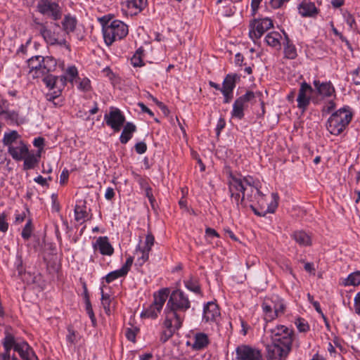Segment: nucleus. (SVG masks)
Returning a JSON list of instances; mask_svg holds the SVG:
<instances>
[{"label":"nucleus","mask_w":360,"mask_h":360,"mask_svg":"<svg viewBox=\"0 0 360 360\" xmlns=\"http://www.w3.org/2000/svg\"><path fill=\"white\" fill-rule=\"evenodd\" d=\"M269 333L272 344L277 345L291 351L294 340V331L283 325H278L266 331Z\"/></svg>","instance_id":"7"},{"label":"nucleus","mask_w":360,"mask_h":360,"mask_svg":"<svg viewBox=\"0 0 360 360\" xmlns=\"http://www.w3.org/2000/svg\"><path fill=\"white\" fill-rule=\"evenodd\" d=\"M20 138V135L17 131L13 130L10 132H6L4 135L2 140L3 144L8 146V148L11 146H14L13 143H18L17 140Z\"/></svg>","instance_id":"32"},{"label":"nucleus","mask_w":360,"mask_h":360,"mask_svg":"<svg viewBox=\"0 0 360 360\" xmlns=\"http://www.w3.org/2000/svg\"><path fill=\"white\" fill-rule=\"evenodd\" d=\"M43 82L46 85V86L51 89H54L55 87H58V77L49 75V73L44 76Z\"/></svg>","instance_id":"40"},{"label":"nucleus","mask_w":360,"mask_h":360,"mask_svg":"<svg viewBox=\"0 0 360 360\" xmlns=\"http://www.w3.org/2000/svg\"><path fill=\"white\" fill-rule=\"evenodd\" d=\"M126 275L121 271V269H117L113 271L110 272L105 277V281L108 283H110L112 282L113 281L116 280L118 278L125 276Z\"/></svg>","instance_id":"43"},{"label":"nucleus","mask_w":360,"mask_h":360,"mask_svg":"<svg viewBox=\"0 0 360 360\" xmlns=\"http://www.w3.org/2000/svg\"><path fill=\"white\" fill-rule=\"evenodd\" d=\"M313 91L312 87L307 82H304L301 84L298 91L297 102V108L301 110L302 113L307 110L310 103L311 94Z\"/></svg>","instance_id":"14"},{"label":"nucleus","mask_w":360,"mask_h":360,"mask_svg":"<svg viewBox=\"0 0 360 360\" xmlns=\"http://www.w3.org/2000/svg\"><path fill=\"white\" fill-rule=\"evenodd\" d=\"M346 23L349 26L351 29L354 28V25H356L354 18L352 15L348 14L345 16Z\"/></svg>","instance_id":"62"},{"label":"nucleus","mask_w":360,"mask_h":360,"mask_svg":"<svg viewBox=\"0 0 360 360\" xmlns=\"http://www.w3.org/2000/svg\"><path fill=\"white\" fill-rule=\"evenodd\" d=\"M272 27L273 22L269 18L255 19L250 24L249 36L253 41H255L259 39L266 31Z\"/></svg>","instance_id":"10"},{"label":"nucleus","mask_w":360,"mask_h":360,"mask_svg":"<svg viewBox=\"0 0 360 360\" xmlns=\"http://www.w3.org/2000/svg\"><path fill=\"white\" fill-rule=\"evenodd\" d=\"M101 304L106 313L110 311V295L105 294L103 288H101Z\"/></svg>","instance_id":"44"},{"label":"nucleus","mask_w":360,"mask_h":360,"mask_svg":"<svg viewBox=\"0 0 360 360\" xmlns=\"http://www.w3.org/2000/svg\"><path fill=\"white\" fill-rule=\"evenodd\" d=\"M352 82L353 83L358 86L360 85V68H356L352 72Z\"/></svg>","instance_id":"52"},{"label":"nucleus","mask_w":360,"mask_h":360,"mask_svg":"<svg viewBox=\"0 0 360 360\" xmlns=\"http://www.w3.org/2000/svg\"><path fill=\"white\" fill-rule=\"evenodd\" d=\"M191 307L188 295L181 290L176 289L169 294L164 310L165 320L160 341L167 342L182 326L185 313Z\"/></svg>","instance_id":"1"},{"label":"nucleus","mask_w":360,"mask_h":360,"mask_svg":"<svg viewBox=\"0 0 360 360\" xmlns=\"http://www.w3.org/2000/svg\"><path fill=\"white\" fill-rule=\"evenodd\" d=\"M77 75L78 72L75 66L69 67L66 70V76H68L69 82H72Z\"/></svg>","instance_id":"48"},{"label":"nucleus","mask_w":360,"mask_h":360,"mask_svg":"<svg viewBox=\"0 0 360 360\" xmlns=\"http://www.w3.org/2000/svg\"><path fill=\"white\" fill-rule=\"evenodd\" d=\"M93 247L95 250L98 249L103 255L111 256L114 252V249L106 236L98 237Z\"/></svg>","instance_id":"19"},{"label":"nucleus","mask_w":360,"mask_h":360,"mask_svg":"<svg viewBox=\"0 0 360 360\" xmlns=\"http://www.w3.org/2000/svg\"><path fill=\"white\" fill-rule=\"evenodd\" d=\"M264 317L266 321H271L285 313V304L283 299L277 295L264 300L262 304Z\"/></svg>","instance_id":"8"},{"label":"nucleus","mask_w":360,"mask_h":360,"mask_svg":"<svg viewBox=\"0 0 360 360\" xmlns=\"http://www.w3.org/2000/svg\"><path fill=\"white\" fill-rule=\"evenodd\" d=\"M155 238L151 233H148L146 237L145 245L143 248L147 250V251H151L152 247L154 245Z\"/></svg>","instance_id":"46"},{"label":"nucleus","mask_w":360,"mask_h":360,"mask_svg":"<svg viewBox=\"0 0 360 360\" xmlns=\"http://www.w3.org/2000/svg\"><path fill=\"white\" fill-rule=\"evenodd\" d=\"M290 0H271L270 4L272 8H278Z\"/></svg>","instance_id":"58"},{"label":"nucleus","mask_w":360,"mask_h":360,"mask_svg":"<svg viewBox=\"0 0 360 360\" xmlns=\"http://www.w3.org/2000/svg\"><path fill=\"white\" fill-rule=\"evenodd\" d=\"M39 157L40 155H36L34 153H28L27 155H26L23 158V169L30 170L34 169L39 161Z\"/></svg>","instance_id":"31"},{"label":"nucleus","mask_w":360,"mask_h":360,"mask_svg":"<svg viewBox=\"0 0 360 360\" xmlns=\"http://www.w3.org/2000/svg\"><path fill=\"white\" fill-rule=\"evenodd\" d=\"M298 11L302 17L314 18L319 13V9L314 3L309 1H302L298 6Z\"/></svg>","instance_id":"21"},{"label":"nucleus","mask_w":360,"mask_h":360,"mask_svg":"<svg viewBox=\"0 0 360 360\" xmlns=\"http://www.w3.org/2000/svg\"><path fill=\"white\" fill-rule=\"evenodd\" d=\"M295 324L300 333H306L309 330L307 321L302 318H297L295 321Z\"/></svg>","instance_id":"42"},{"label":"nucleus","mask_w":360,"mask_h":360,"mask_svg":"<svg viewBox=\"0 0 360 360\" xmlns=\"http://www.w3.org/2000/svg\"><path fill=\"white\" fill-rule=\"evenodd\" d=\"M34 27L43 37L49 46H59L70 51V44L64 37H60V33L49 27L47 22H41L37 19L34 20Z\"/></svg>","instance_id":"6"},{"label":"nucleus","mask_w":360,"mask_h":360,"mask_svg":"<svg viewBox=\"0 0 360 360\" xmlns=\"http://www.w3.org/2000/svg\"><path fill=\"white\" fill-rule=\"evenodd\" d=\"M184 283L185 287L190 291L193 292L195 294H200L201 292L198 278L191 276L189 279L185 280Z\"/></svg>","instance_id":"35"},{"label":"nucleus","mask_w":360,"mask_h":360,"mask_svg":"<svg viewBox=\"0 0 360 360\" xmlns=\"http://www.w3.org/2000/svg\"><path fill=\"white\" fill-rule=\"evenodd\" d=\"M75 220L79 223H83L86 221L88 217L86 207L84 205H76L75 207Z\"/></svg>","instance_id":"33"},{"label":"nucleus","mask_w":360,"mask_h":360,"mask_svg":"<svg viewBox=\"0 0 360 360\" xmlns=\"http://www.w3.org/2000/svg\"><path fill=\"white\" fill-rule=\"evenodd\" d=\"M160 311L161 310L160 309L157 308L153 304H150L148 309L141 313V316L144 318L155 319Z\"/></svg>","instance_id":"39"},{"label":"nucleus","mask_w":360,"mask_h":360,"mask_svg":"<svg viewBox=\"0 0 360 360\" xmlns=\"http://www.w3.org/2000/svg\"><path fill=\"white\" fill-rule=\"evenodd\" d=\"M104 120L114 131H119L125 122V117L119 108L110 107V112L104 115Z\"/></svg>","instance_id":"11"},{"label":"nucleus","mask_w":360,"mask_h":360,"mask_svg":"<svg viewBox=\"0 0 360 360\" xmlns=\"http://www.w3.org/2000/svg\"><path fill=\"white\" fill-rule=\"evenodd\" d=\"M146 5L147 0H131L127 2L129 8H135L137 11L135 13L142 11Z\"/></svg>","instance_id":"38"},{"label":"nucleus","mask_w":360,"mask_h":360,"mask_svg":"<svg viewBox=\"0 0 360 360\" xmlns=\"http://www.w3.org/2000/svg\"><path fill=\"white\" fill-rule=\"evenodd\" d=\"M267 360H286L290 350L274 344L266 346Z\"/></svg>","instance_id":"15"},{"label":"nucleus","mask_w":360,"mask_h":360,"mask_svg":"<svg viewBox=\"0 0 360 360\" xmlns=\"http://www.w3.org/2000/svg\"><path fill=\"white\" fill-rule=\"evenodd\" d=\"M143 52V48L140 47L136 50L134 56L131 57V63L134 67H141L143 65V63L142 60V56Z\"/></svg>","instance_id":"37"},{"label":"nucleus","mask_w":360,"mask_h":360,"mask_svg":"<svg viewBox=\"0 0 360 360\" xmlns=\"http://www.w3.org/2000/svg\"><path fill=\"white\" fill-rule=\"evenodd\" d=\"M240 80V76L237 74H228L222 83L221 91H233L237 81Z\"/></svg>","instance_id":"28"},{"label":"nucleus","mask_w":360,"mask_h":360,"mask_svg":"<svg viewBox=\"0 0 360 360\" xmlns=\"http://www.w3.org/2000/svg\"><path fill=\"white\" fill-rule=\"evenodd\" d=\"M115 197L114 189L111 187L107 188L105 193V198L108 200H112Z\"/></svg>","instance_id":"64"},{"label":"nucleus","mask_w":360,"mask_h":360,"mask_svg":"<svg viewBox=\"0 0 360 360\" xmlns=\"http://www.w3.org/2000/svg\"><path fill=\"white\" fill-rule=\"evenodd\" d=\"M9 103L7 100L0 96V116L8 109Z\"/></svg>","instance_id":"51"},{"label":"nucleus","mask_w":360,"mask_h":360,"mask_svg":"<svg viewBox=\"0 0 360 360\" xmlns=\"http://www.w3.org/2000/svg\"><path fill=\"white\" fill-rule=\"evenodd\" d=\"M281 39V35L278 32H271L269 33L266 37L265 41L266 44L272 47H278L281 46L280 40Z\"/></svg>","instance_id":"34"},{"label":"nucleus","mask_w":360,"mask_h":360,"mask_svg":"<svg viewBox=\"0 0 360 360\" xmlns=\"http://www.w3.org/2000/svg\"><path fill=\"white\" fill-rule=\"evenodd\" d=\"M258 184L259 181L250 176L231 177L229 182L231 200L238 210L247 207L245 199L250 202L257 201L263 204L264 195L259 191Z\"/></svg>","instance_id":"2"},{"label":"nucleus","mask_w":360,"mask_h":360,"mask_svg":"<svg viewBox=\"0 0 360 360\" xmlns=\"http://www.w3.org/2000/svg\"><path fill=\"white\" fill-rule=\"evenodd\" d=\"M342 284L347 285H358L360 284V271H357L350 274L347 278L344 279Z\"/></svg>","instance_id":"36"},{"label":"nucleus","mask_w":360,"mask_h":360,"mask_svg":"<svg viewBox=\"0 0 360 360\" xmlns=\"http://www.w3.org/2000/svg\"><path fill=\"white\" fill-rule=\"evenodd\" d=\"M66 340L71 345L75 344L77 342L76 332L70 326L68 328V334L66 335Z\"/></svg>","instance_id":"47"},{"label":"nucleus","mask_w":360,"mask_h":360,"mask_svg":"<svg viewBox=\"0 0 360 360\" xmlns=\"http://www.w3.org/2000/svg\"><path fill=\"white\" fill-rule=\"evenodd\" d=\"M313 84L317 94L322 97L335 98V89L331 82H321L319 80H314Z\"/></svg>","instance_id":"17"},{"label":"nucleus","mask_w":360,"mask_h":360,"mask_svg":"<svg viewBox=\"0 0 360 360\" xmlns=\"http://www.w3.org/2000/svg\"><path fill=\"white\" fill-rule=\"evenodd\" d=\"M126 337L129 341L135 342L136 340V333L131 328L126 330Z\"/></svg>","instance_id":"60"},{"label":"nucleus","mask_w":360,"mask_h":360,"mask_svg":"<svg viewBox=\"0 0 360 360\" xmlns=\"http://www.w3.org/2000/svg\"><path fill=\"white\" fill-rule=\"evenodd\" d=\"M37 8L41 14L49 15L54 20L61 18L62 13L58 4L50 0H39Z\"/></svg>","instance_id":"13"},{"label":"nucleus","mask_w":360,"mask_h":360,"mask_svg":"<svg viewBox=\"0 0 360 360\" xmlns=\"http://www.w3.org/2000/svg\"><path fill=\"white\" fill-rule=\"evenodd\" d=\"M123 130L120 136V143L126 144L133 136V134L136 131V126L131 122H127L123 125Z\"/></svg>","instance_id":"24"},{"label":"nucleus","mask_w":360,"mask_h":360,"mask_svg":"<svg viewBox=\"0 0 360 360\" xmlns=\"http://www.w3.org/2000/svg\"><path fill=\"white\" fill-rule=\"evenodd\" d=\"M225 125H226V122H225L224 119L220 118L218 120L217 127H216V131H217V134L218 136L219 135L221 131L224 128Z\"/></svg>","instance_id":"61"},{"label":"nucleus","mask_w":360,"mask_h":360,"mask_svg":"<svg viewBox=\"0 0 360 360\" xmlns=\"http://www.w3.org/2000/svg\"><path fill=\"white\" fill-rule=\"evenodd\" d=\"M134 148H135L136 152L138 154H143L147 150V146H146V143H144L143 141L136 143Z\"/></svg>","instance_id":"53"},{"label":"nucleus","mask_w":360,"mask_h":360,"mask_svg":"<svg viewBox=\"0 0 360 360\" xmlns=\"http://www.w3.org/2000/svg\"><path fill=\"white\" fill-rule=\"evenodd\" d=\"M335 108V103L330 100L326 103V105L323 107L322 113L323 114H328Z\"/></svg>","instance_id":"49"},{"label":"nucleus","mask_w":360,"mask_h":360,"mask_svg":"<svg viewBox=\"0 0 360 360\" xmlns=\"http://www.w3.org/2000/svg\"><path fill=\"white\" fill-rule=\"evenodd\" d=\"M285 36V41L283 42L284 55L288 59H295L297 56V49L295 45L290 40L288 34L283 31Z\"/></svg>","instance_id":"26"},{"label":"nucleus","mask_w":360,"mask_h":360,"mask_svg":"<svg viewBox=\"0 0 360 360\" xmlns=\"http://www.w3.org/2000/svg\"><path fill=\"white\" fill-rule=\"evenodd\" d=\"M354 308L356 313L360 315V291L354 297Z\"/></svg>","instance_id":"59"},{"label":"nucleus","mask_w":360,"mask_h":360,"mask_svg":"<svg viewBox=\"0 0 360 360\" xmlns=\"http://www.w3.org/2000/svg\"><path fill=\"white\" fill-rule=\"evenodd\" d=\"M58 88H63L67 84L68 81H69V79L68 76L66 75H62L60 77H58Z\"/></svg>","instance_id":"63"},{"label":"nucleus","mask_w":360,"mask_h":360,"mask_svg":"<svg viewBox=\"0 0 360 360\" xmlns=\"http://www.w3.org/2000/svg\"><path fill=\"white\" fill-rule=\"evenodd\" d=\"M271 198V202L268 205L267 209L264 211H257V209L252 205H250V207L256 215L259 217H264L266 214V213H274L278 207V201L279 198L276 193H272Z\"/></svg>","instance_id":"23"},{"label":"nucleus","mask_w":360,"mask_h":360,"mask_svg":"<svg viewBox=\"0 0 360 360\" xmlns=\"http://www.w3.org/2000/svg\"><path fill=\"white\" fill-rule=\"evenodd\" d=\"M2 343L4 348V352H11V349L15 351L16 346L21 345V342H16L14 336L8 333H6Z\"/></svg>","instance_id":"29"},{"label":"nucleus","mask_w":360,"mask_h":360,"mask_svg":"<svg viewBox=\"0 0 360 360\" xmlns=\"http://www.w3.org/2000/svg\"><path fill=\"white\" fill-rule=\"evenodd\" d=\"M169 296V289L167 288L160 289L158 292L154 293V301L152 304L162 310L167 297Z\"/></svg>","instance_id":"25"},{"label":"nucleus","mask_w":360,"mask_h":360,"mask_svg":"<svg viewBox=\"0 0 360 360\" xmlns=\"http://www.w3.org/2000/svg\"><path fill=\"white\" fill-rule=\"evenodd\" d=\"M100 21L103 25L104 41L108 46L114 41L124 39L128 34V26L122 21L114 20L110 22L106 16L101 18Z\"/></svg>","instance_id":"3"},{"label":"nucleus","mask_w":360,"mask_h":360,"mask_svg":"<svg viewBox=\"0 0 360 360\" xmlns=\"http://www.w3.org/2000/svg\"><path fill=\"white\" fill-rule=\"evenodd\" d=\"M150 251H147V250L141 248L140 245L136 249V252L137 254H141V256L138 257L137 262L139 265H143L146 261L148 260L149 253Z\"/></svg>","instance_id":"41"},{"label":"nucleus","mask_w":360,"mask_h":360,"mask_svg":"<svg viewBox=\"0 0 360 360\" xmlns=\"http://www.w3.org/2000/svg\"><path fill=\"white\" fill-rule=\"evenodd\" d=\"M27 65L33 77H42L49 72H53L57 66L56 60L52 56H35L27 60Z\"/></svg>","instance_id":"5"},{"label":"nucleus","mask_w":360,"mask_h":360,"mask_svg":"<svg viewBox=\"0 0 360 360\" xmlns=\"http://www.w3.org/2000/svg\"><path fill=\"white\" fill-rule=\"evenodd\" d=\"M255 99L253 91H248L244 95L238 97L233 103L231 116L241 120L244 117V110L248 107V103Z\"/></svg>","instance_id":"9"},{"label":"nucleus","mask_w":360,"mask_h":360,"mask_svg":"<svg viewBox=\"0 0 360 360\" xmlns=\"http://www.w3.org/2000/svg\"><path fill=\"white\" fill-rule=\"evenodd\" d=\"M209 343L210 340L207 334L204 333H197L193 336L192 349L195 351L202 350L206 348Z\"/></svg>","instance_id":"22"},{"label":"nucleus","mask_w":360,"mask_h":360,"mask_svg":"<svg viewBox=\"0 0 360 360\" xmlns=\"http://www.w3.org/2000/svg\"><path fill=\"white\" fill-rule=\"evenodd\" d=\"M8 153L15 161H21L29 153V149L22 141H20L16 146L9 147Z\"/></svg>","instance_id":"18"},{"label":"nucleus","mask_w":360,"mask_h":360,"mask_svg":"<svg viewBox=\"0 0 360 360\" xmlns=\"http://www.w3.org/2000/svg\"><path fill=\"white\" fill-rule=\"evenodd\" d=\"M60 91H54L53 93H49L46 95V98L48 101L53 102V105H56V103L54 102V100L57 98L60 95Z\"/></svg>","instance_id":"57"},{"label":"nucleus","mask_w":360,"mask_h":360,"mask_svg":"<svg viewBox=\"0 0 360 360\" xmlns=\"http://www.w3.org/2000/svg\"><path fill=\"white\" fill-rule=\"evenodd\" d=\"M3 115H5L6 120L11 121H16L18 118V114L15 111H9L8 109L6 110Z\"/></svg>","instance_id":"54"},{"label":"nucleus","mask_w":360,"mask_h":360,"mask_svg":"<svg viewBox=\"0 0 360 360\" xmlns=\"http://www.w3.org/2000/svg\"><path fill=\"white\" fill-rule=\"evenodd\" d=\"M77 20L75 17L67 15L64 17L62 22L63 29L66 34L72 32L76 27Z\"/></svg>","instance_id":"30"},{"label":"nucleus","mask_w":360,"mask_h":360,"mask_svg":"<svg viewBox=\"0 0 360 360\" xmlns=\"http://www.w3.org/2000/svg\"><path fill=\"white\" fill-rule=\"evenodd\" d=\"M15 352L23 360H39L33 349L27 342L22 341L21 345H17Z\"/></svg>","instance_id":"20"},{"label":"nucleus","mask_w":360,"mask_h":360,"mask_svg":"<svg viewBox=\"0 0 360 360\" xmlns=\"http://www.w3.org/2000/svg\"><path fill=\"white\" fill-rule=\"evenodd\" d=\"M221 94L224 96V103H229L233 96V91H221Z\"/></svg>","instance_id":"56"},{"label":"nucleus","mask_w":360,"mask_h":360,"mask_svg":"<svg viewBox=\"0 0 360 360\" xmlns=\"http://www.w3.org/2000/svg\"><path fill=\"white\" fill-rule=\"evenodd\" d=\"M236 352L238 360H264L261 351L249 345H239Z\"/></svg>","instance_id":"12"},{"label":"nucleus","mask_w":360,"mask_h":360,"mask_svg":"<svg viewBox=\"0 0 360 360\" xmlns=\"http://www.w3.org/2000/svg\"><path fill=\"white\" fill-rule=\"evenodd\" d=\"M8 224L6 221V217L0 214V231L6 232L8 230Z\"/></svg>","instance_id":"55"},{"label":"nucleus","mask_w":360,"mask_h":360,"mask_svg":"<svg viewBox=\"0 0 360 360\" xmlns=\"http://www.w3.org/2000/svg\"><path fill=\"white\" fill-rule=\"evenodd\" d=\"M220 311L218 305L214 302H208L203 307L202 321L205 323H217L220 319Z\"/></svg>","instance_id":"16"},{"label":"nucleus","mask_w":360,"mask_h":360,"mask_svg":"<svg viewBox=\"0 0 360 360\" xmlns=\"http://www.w3.org/2000/svg\"><path fill=\"white\" fill-rule=\"evenodd\" d=\"M291 237L300 246H308L311 244V236L303 231H294Z\"/></svg>","instance_id":"27"},{"label":"nucleus","mask_w":360,"mask_h":360,"mask_svg":"<svg viewBox=\"0 0 360 360\" xmlns=\"http://www.w3.org/2000/svg\"><path fill=\"white\" fill-rule=\"evenodd\" d=\"M133 261H134V259L132 257H129L124 264L122 266V268L120 269L121 271L125 274L127 275L129 272V271L130 270V268L133 264Z\"/></svg>","instance_id":"50"},{"label":"nucleus","mask_w":360,"mask_h":360,"mask_svg":"<svg viewBox=\"0 0 360 360\" xmlns=\"http://www.w3.org/2000/svg\"><path fill=\"white\" fill-rule=\"evenodd\" d=\"M353 112L349 106H344L334 112L326 122V129L333 135L338 136L351 122Z\"/></svg>","instance_id":"4"},{"label":"nucleus","mask_w":360,"mask_h":360,"mask_svg":"<svg viewBox=\"0 0 360 360\" xmlns=\"http://www.w3.org/2000/svg\"><path fill=\"white\" fill-rule=\"evenodd\" d=\"M32 232V220L29 219L23 228L21 236L25 240H28Z\"/></svg>","instance_id":"45"}]
</instances>
